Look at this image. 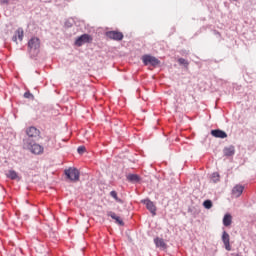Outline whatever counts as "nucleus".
I'll return each instance as SVG.
<instances>
[{
	"mask_svg": "<svg viewBox=\"0 0 256 256\" xmlns=\"http://www.w3.org/2000/svg\"><path fill=\"white\" fill-rule=\"evenodd\" d=\"M141 203H143V205H146V209L151 213L152 217H155V215H157V206H155V203H153V201L147 198L141 200Z\"/></svg>",
	"mask_w": 256,
	"mask_h": 256,
	"instance_id": "6",
	"label": "nucleus"
},
{
	"mask_svg": "<svg viewBox=\"0 0 256 256\" xmlns=\"http://www.w3.org/2000/svg\"><path fill=\"white\" fill-rule=\"evenodd\" d=\"M142 63H144L145 66L151 65V67H159L161 60L155 56L145 54L142 56Z\"/></svg>",
	"mask_w": 256,
	"mask_h": 256,
	"instance_id": "3",
	"label": "nucleus"
},
{
	"mask_svg": "<svg viewBox=\"0 0 256 256\" xmlns=\"http://www.w3.org/2000/svg\"><path fill=\"white\" fill-rule=\"evenodd\" d=\"M220 179H221V176L219 175L218 172L212 173V175H211V181H212L213 183H219Z\"/></svg>",
	"mask_w": 256,
	"mask_h": 256,
	"instance_id": "19",
	"label": "nucleus"
},
{
	"mask_svg": "<svg viewBox=\"0 0 256 256\" xmlns=\"http://www.w3.org/2000/svg\"><path fill=\"white\" fill-rule=\"evenodd\" d=\"M65 27H73V23H71L69 20L65 22Z\"/></svg>",
	"mask_w": 256,
	"mask_h": 256,
	"instance_id": "24",
	"label": "nucleus"
},
{
	"mask_svg": "<svg viewBox=\"0 0 256 256\" xmlns=\"http://www.w3.org/2000/svg\"><path fill=\"white\" fill-rule=\"evenodd\" d=\"M110 196H112L116 203H120V205H123L124 201L123 199L119 198V196H117V191L112 190L110 192Z\"/></svg>",
	"mask_w": 256,
	"mask_h": 256,
	"instance_id": "17",
	"label": "nucleus"
},
{
	"mask_svg": "<svg viewBox=\"0 0 256 256\" xmlns=\"http://www.w3.org/2000/svg\"><path fill=\"white\" fill-rule=\"evenodd\" d=\"M39 139H41V131L35 126L28 127L23 138V149L30 151L33 155H43L45 148L37 143Z\"/></svg>",
	"mask_w": 256,
	"mask_h": 256,
	"instance_id": "1",
	"label": "nucleus"
},
{
	"mask_svg": "<svg viewBox=\"0 0 256 256\" xmlns=\"http://www.w3.org/2000/svg\"><path fill=\"white\" fill-rule=\"evenodd\" d=\"M232 1H237V0H232Z\"/></svg>",
	"mask_w": 256,
	"mask_h": 256,
	"instance_id": "28",
	"label": "nucleus"
},
{
	"mask_svg": "<svg viewBox=\"0 0 256 256\" xmlns=\"http://www.w3.org/2000/svg\"><path fill=\"white\" fill-rule=\"evenodd\" d=\"M24 98H25V99H31V100H33V99H35V96H33V94H31L30 91H26V92L24 93Z\"/></svg>",
	"mask_w": 256,
	"mask_h": 256,
	"instance_id": "22",
	"label": "nucleus"
},
{
	"mask_svg": "<svg viewBox=\"0 0 256 256\" xmlns=\"http://www.w3.org/2000/svg\"><path fill=\"white\" fill-rule=\"evenodd\" d=\"M203 207L205 208V209H211V207H213V201H211V200H205L204 202H203Z\"/></svg>",
	"mask_w": 256,
	"mask_h": 256,
	"instance_id": "20",
	"label": "nucleus"
},
{
	"mask_svg": "<svg viewBox=\"0 0 256 256\" xmlns=\"http://www.w3.org/2000/svg\"><path fill=\"white\" fill-rule=\"evenodd\" d=\"M126 179L129 183H139L141 181V176L138 174H128Z\"/></svg>",
	"mask_w": 256,
	"mask_h": 256,
	"instance_id": "15",
	"label": "nucleus"
},
{
	"mask_svg": "<svg viewBox=\"0 0 256 256\" xmlns=\"http://www.w3.org/2000/svg\"><path fill=\"white\" fill-rule=\"evenodd\" d=\"M107 217H111V219H113L115 221V223H117L118 225H120L121 227H123L125 225V222H123V220L121 219V217L117 216V214L113 211H108L106 213Z\"/></svg>",
	"mask_w": 256,
	"mask_h": 256,
	"instance_id": "11",
	"label": "nucleus"
},
{
	"mask_svg": "<svg viewBox=\"0 0 256 256\" xmlns=\"http://www.w3.org/2000/svg\"><path fill=\"white\" fill-rule=\"evenodd\" d=\"M93 41V37L89 34H82L81 36L77 37L74 45H76V47H83V45H85V43H91Z\"/></svg>",
	"mask_w": 256,
	"mask_h": 256,
	"instance_id": "5",
	"label": "nucleus"
},
{
	"mask_svg": "<svg viewBox=\"0 0 256 256\" xmlns=\"http://www.w3.org/2000/svg\"><path fill=\"white\" fill-rule=\"evenodd\" d=\"M41 49V40L37 37H32L28 41V53H30L31 57H37L39 55V51Z\"/></svg>",
	"mask_w": 256,
	"mask_h": 256,
	"instance_id": "2",
	"label": "nucleus"
},
{
	"mask_svg": "<svg viewBox=\"0 0 256 256\" xmlns=\"http://www.w3.org/2000/svg\"><path fill=\"white\" fill-rule=\"evenodd\" d=\"M23 37H25V31L23 30L22 27H19V28L15 31V33H14V35H13V37H12V41H13L14 43H17V39H19L20 41H23Z\"/></svg>",
	"mask_w": 256,
	"mask_h": 256,
	"instance_id": "10",
	"label": "nucleus"
},
{
	"mask_svg": "<svg viewBox=\"0 0 256 256\" xmlns=\"http://www.w3.org/2000/svg\"><path fill=\"white\" fill-rule=\"evenodd\" d=\"M67 179L69 181L77 182L79 181V177L81 176V173L77 168H68L64 171Z\"/></svg>",
	"mask_w": 256,
	"mask_h": 256,
	"instance_id": "4",
	"label": "nucleus"
},
{
	"mask_svg": "<svg viewBox=\"0 0 256 256\" xmlns=\"http://www.w3.org/2000/svg\"><path fill=\"white\" fill-rule=\"evenodd\" d=\"M233 256H241V254H239V253H236V254H233Z\"/></svg>",
	"mask_w": 256,
	"mask_h": 256,
	"instance_id": "27",
	"label": "nucleus"
},
{
	"mask_svg": "<svg viewBox=\"0 0 256 256\" xmlns=\"http://www.w3.org/2000/svg\"><path fill=\"white\" fill-rule=\"evenodd\" d=\"M214 34L217 35L218 37H221V33H219L218 31H214Z\"/></svg>",
	"mask_w": 256,
	"mask_h": 256,
	"instance_id": "26",
	"label": "nucleus"
},
{
	"mask_svg": "<svg viewBox=\"0 0 256 256\" xmlns=\"http://www.w3.org/2000/svg\"><path fill=\"white\" fill-rule=\"evenodd\" d=\"M232 221H233V218H232L231 214L224 215V218H223L224 227H229V225H231Z\"/></svg>",
	"mask_w": 256,
	"mask_h": 256,
	"instance_id": "16",
	"label": "nucleus"
},
{
	"mask_svg": "<svg viewBox=\"0 0 256 256\" xmlns=\"http://www.w3.org/2000/svg\"><path fill=\"white\" fill-rule=\"evenodd\" d=\"M0 3L2 5H8L9 4V0H0Z\"/></svg>",
	"mask_w": 256,
	"mask_h": 256,
	"instance_id": "25",
	"label": "nucleus"
},
{
	"mask_svg": "<svg viewBox=\"0 0 256 256\" xmlns=\"http://www.w3.org/2000/svg\"><path fill=\"white\" fill-rule=\"evenodd\" d=\"M223 154L224 157H233V155H235V146L230 145L228 147H224Z\"/></svg>",
	"mask_w": 256,
	"mask_h": 256,
	"instance_id": "14",
	"label": "nucleus"
},
{
	"mask_svg": "<svg viewBox=\"0 0 256 256\" xmlns=\"http://www.w3.org/2000/svg\"><path fill=\"white\" fill-rule=\"evenodd\" d=\"M154 244L156 247H158V249H162L163 251L167 249V243H165V240L163 238H154Z\"/></svg>",
	"mask_w": 256,
	"mask_h": 256,
	"instance_id": "13",
	"label": "nucleus"
},
{
	"mask_svg": "<svg viewBox=\"0 0 256 256\" xmlns=\"http://www.w3.org/2000/svg\"><path fill=\"white\" fill-rule=\"evenodd\" d=\"M6 177L8 179H12V181H15V179H17V177H19V174H17L15 172V170H9L8 173L6 174Z\"/></svg>",
	"mask_w": 256,
	"mask_h": 256,
	"instance_id": "18",
	"label": "nucleus"
},
{
	"mask_svg": "<svg viewBox=\"0 0 256 256\" xmlns=\"http://www.w3.org/2000/svg\"><path fill=\"white\" fill-rule=\"evenodd\" d=\"M179 65H184L185 67H189V61L185 60V58L178 59Z\"/></svg>",
	"mask_w": 256,
	"mask_h": 256,
	"instance_id": "21",
	"label": "nucleus"
},
{
	"mask_svg": "<svg viewBox=\"0 0 256 256\" xmlns=\"http://www.w3.org/2000/svg\"><path fill=\"white\" fill-rule=\"evenodd\" d=\"M210 135H212V137H215L216 139H227V132L221 129L211 130Z\"/></svg>",
	"mask_w": 256,
	"mask_h": 256,
	"instance_id": "8",
	"label": "nucleus"
},
{
	"mask_svg": "<svg viewBox=\"0 0 256 256\" xmlns=\"http://www.w3.org/2000/svg\"><path fill=\"white\" fill-rule=\"evenodd\" d=\"M222 243L224 244L226 251H231L230 236L227 231H223L222 233Z\"/></svg>",
	"mask_w": 256,
	"mask_h": 256,
	"instance_id": "9",
	"label": "nucleus"
},
{
	"mask_svg": "<svg viewBox=\"0 0 256 256\" xmlns=\"http://www.w3.org/2000/svg\"><path fill=\"white\" fill-rule=\"evenodd\" d=\"M243 191H245V187L243 185H236L232 189V195L233 197H241L243 195Z\"/></svg>",
	"mask_w": 256,
	"mask_h": 256,
	"instance_id": "12",
	"label": "nucleus"
},
{
	"mask_svg": "<svg viewBox=\"0 0 256 256\" xmlns=\"http://www.w3.org/2000/svg\"><path fill=\"white\" fill-rule=\"evenodd\" d=\"M85 151H87V149L85 148V146H79V147L77 148V153H78L79 155H83V153H85Z\"/></svg>",
	"mask_w": 256,
	"mask_h": 256,
	"instance_id": "23",
	"label": "nucleus"
},
{
	"mask_svg": "<svg viewBox=\"0 0 256 256\" xmlns=\"http://www.w3.org/2000/svg\"><path fill=\"white\" fill-rule=\"evenodd\" d=\"M105 35L108 39H111L112 41H123V37H124L122 32L115 31V30L107 31Z\"/></svg>",
	"mask_w": 256,
	"mask_h": 256,
	"instance_id": "7",
	"label": "nucleus"
}]
</instances>
